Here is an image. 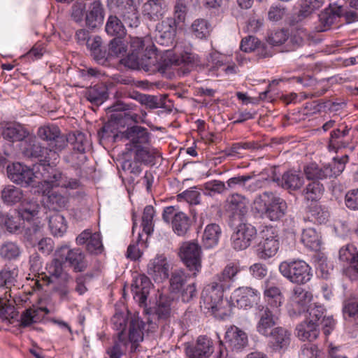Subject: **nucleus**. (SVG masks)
I'll return each mask as SVG.
<instances>
[{
    "label": "nucleus",
    "mask_w": 358,
    "mask_h": 358,
    "mask_svg": "<svg viewBox=\"0 0 358 358\" xmlns=\"http://www.w3.org/2000/svg\"><path fill=\"white\" fill-rule=\"evenodd\" d=\"M17 184L31 186L34 194H42L43 203L45 208L52 211H59L66 207L68 199L62 195L55 186L57 180H16Z\"/></svg>",
    "instance_id": "obj_1"
},
{
    "label": "nucleus",
    "mask_w": 358,
    "mask_h": 358,
    "mask_svg": "<svg viewBox=\"0 0 358 358\" xmlns=\"http://www.w3.org/2000/svg\"><path fill=\"white\" fill-rule=\"evenodd\" d=\"M8 177L10 179H59L62 173L45 164L39 163L29 167L20 162H13L6 166Z\"/></svg>",
    "instance_id": "obj_2"
},
{
    "label": "nucleus",
    "mask_w": 358,
    "mask_h": 358,
    "mask_svg": "<svg viewBox=\"0 0 358 358\" xmlns=\"http://www.w3.org/2000/svg\"><path fill=\"white\" fill-rule=\"evenodd\" d=\"M255 204L258 210L271 221L283 217L287 209L286 201L272 192H265L256 198Z\"/></svg>",
    "instance_id": "obj_3"
},
{
    "label": "nucleus",
    "mask_w": 358,
    "mask_h": 358,
    "mask_svg": "<svg viewBox=\"0 0 358 358\" xmlns=\"http://www.w3.org/2000/svg\"><path fill=\"white\" fill-rule=\"evenodd\" d=\"M134 110L132 104L125 103L121 101H117L115 103L107 108L108 113L120 112V113H114L110 115V121L105 124L99 130L98 134L101 138H109L113 134L111 126L113 123L122 124L127 121L138 122V115L132 113L131 110Z\"/></svg>",
    "instance_id": "obj_4"
},
{
    "label": "nucleus",
    "mask_w": 358,
    "mask_h": 358,
    "mask_svg": "<svg viewBox=\"0 0 358 358\" xmlns=\"http://www.w3.org/2000/svg\"><path fill=\"white\" fill-rule=\"evenodd\" d=\"M222 283L213 278L212 280L206 285L201 296V306L205 309L210 310L213 314L221 310L223 303L224 292L228 290Z\"/></svg>",
    "instance_id": "obj_5"
},
{
    "label": "nucleus",
    "mask_w": 358,
    "mask_h": 358,
    "mask_svg": "<svg viewBox=\"0 0 358 358\" xmlns=\"http://www.w3.org/2000/svg\"><path fill=\"white\" fill-rule=\"evenodd\" d=\"M279 271L290 282L298 285L308 282L312 277L310 267L303 260L282 262Z\"/></svg>",
    "instance_id": "obj_6"
},
{
    "label": "nucleus",
    "mask_w": 358,
    "mask_h": 358,
    "mask_svg": "<svg viewBox=\"0 0 358 358\" xmlns=\"http://www.w3.org/2000/svg\"><path fill=\"white\" fill-rule=\"evenodd\" d=\"M159 157L160 154L157 150L141 146L136 148L135 161L125 160L122 162L121 166L124 172L131 174L130 178L133 179L135 177H138L143 171L139 162L144 164L154 165L156 158Z\"/></svg>",
    "instance_id": "obj_7"
},
{
    "label": "nucleus",
    "mask_w": 358,
    "mask_h": 358,
    "mask_svg": "<svg viewBox=\"0 0 358 358\" xmlns=\"http://www.w3.org/2000/svg\"><path fill=\"white\" fill-rule=\"evenodd\" d=\"M262 240L257 245L256 255L261 259L273 257L279 248L278 234L272 227H266L260 232Z\"/></svg>",
    "instance_id": "obj_8"
},
{
    "label": "nucleus",
    "mask_w": 358,
    "mask_h": 358,
    "mask_svg": "<svg viewBox=\"0 0 358 358\" xmlns=\"http://www.w3.org/2000/svg\"><path fill=\"white\" fill-rule=\"evenodd\" d=\"M55 256L68 263L76 273L85 271L88 266L85 255L80 248L71 249L68 245H62L56 250Z\"/></svg>",
    "instance_id": "obj_9"
},
{
    "label": "nucleus",
    "mask_w": 358,
    "mask_h": 358,
    "mask_svg": "<svg viewBox=\"0 0 358 358\" xmlns=\"http://www.w3.org/2000/svg\"><path fill=\"white\" fill-rule=\"evenodd\" d=\"M114 324L119 321L120 327L117 330L120 331L123 329H125L126 320L124 317L120 315H115L112 319ZM143 328V323L139 319H132L129 322V332L127 334L124 332L127 345L130 343V351L135 352L140 342L143 339V334L142 329Z\"/></svg>",
    "instance_id": "obj_10"
},
{
    "label": "nucleus",
    "mask_w": 358,
    "mask_h": 358,
    "mask_svg": "<svg viewBox=\"0 0 358 358\" xmlns=\"http://www.w3.org/2000/svg\"><path fill=\"white\" fill-rule=\"evenodd\" d=\"M180 257L190 271L195 275L201 268V248L195 242H185L180 247Z\"/></svg>",
    "instance_id": "obj_11"
},
{
    "label": "nucleus",
    "mask_w": 358,
    "mask_h": 358,
    "mask_svg": "<svg viewBox=\"0 0 358 358\" xmlns=\"http://www.w3.org/2000/svg\"><path fill=\"white\" fill-rule=\"evenodd\" d=\"M255 310V316L258 319L257 331L261 335L266 336L278 323L279 309L260 304L257 306Z\"/></svg>",
    "instance_id": "obj_12"
},
{
    "label": "nucleus",
    "mask_w": 358,
    "mask_h": 358,
    "mask_svg": "<svg viewBox=\"0 0 358 358\" xmlns=\"http://www.w3.org/2000/svg\"><path fill=\"white\" fill-rule=\"evenodd\" d=\"M256 228L250 223H240L231 235V245L236 250L248 248L257 237Z\"/></svg>",
    "instance_id": "obj_13"
},
{
    "label": "nucleus",
    "mask_w": 358,
    "mask_h": 358,
    "mask_svg": "<svg viewBox=\"0 0 358 358\" xmlns=\"http://www.w3.org/2000/svg\"><path fill=\"white\" fill-rule=\"evenodd\" d=\"M162 218L166 222L171 219L173 230L178 236H185L191 225L189 217L181 211L176 212L175 206H172L164 209Z\"/></svg>",
    "instance_id": "obj_14"
},
{
    "label": "nucleus",
    "mask_w": 358,
    "mask_h": 358,
    "mask_svg": "<svg viewBox=\"0 0 358 358\" xmlns=\"http://www.w3.org/2000/svg\"><path fill=\"white\" fill-rule=\"evenodd\" d=\"M176 29V19L172 17H167L158 22L155 27V38L156 42L162 46H173Z\"/></svg>",
    "instance_id": "obj_15"
},
{
    "label": "nucleus",
    "mask_w": 358,
    "mask_h": 358,
    "mask_svg": "<svg viewBox=\"0 0 358 358\" xmlns=\"http://www.w3.org/2000/svg\"><path fill=\"white\" fill-rule=\"evenodd\" d=\"M312 294L301 287L293 288L289 298L288 312L289 315H299L303 313L312 300Z\"/></svg>",
    "instance_id": "obj_16"
},
{
    "label": "nucleus",
    "mask_w": 358,
    "mask_h": 358,
    "mask_svg": "<svg viewBox=\"0 0 358 358\" xmlns=\"http://www.w3.org/2000/svg\"><path fill=\"white\" fill-rule=\"evenodd\" d=\"M38 136L48 144L55 147L57 150L63 149L67 144L66 136L62 134L58 126L55 124H47L38 128Z\"/></svg>",
    "instance_id": "obj_17"
},
{
    "label": "nucleus",
    "mask_w": 358,
    "mask_h": 358,
    "mask_svg": "<svg viewBox=\"0 0 358 358\" xmlns=\"http://www.w3.org/2000/svg\"><path fill=\"white\" fill-rule=\"evenodd\" d=\"M20 150L24 157L28 159H39L45 157L44 162H49L50 157L45 156L48 149L41 145L35 136L29 134L27 137L20 143Z\"/></svg>",
    "instance_id": "obj_18"
},
{
    "label": "nucleus",
    "mask_w": 358,
    "mask_h": 358,
    "mask_svg": "<svg viewBox=\"0 0 358 358\" xmlns=\"http://www.w3.org/2000/svg\"><path fill=\"white\" fill-rule=\"evenodd\" d=\"M308 320L317 325L318 329H322L324 334L328 336L334 327V320L331 316H327L325 308L318 304H314L308 309Z\"/></svg>",
    "instance_id": "obj_19"
},
{
    "label": "nucleus",
    "mask_w": 358,
    "mask_h": 358,
    "mask_svg": "<svg viewBox=\"0 0 358 358\" xmlns=\"http://www.w3.org/2000/svg\"><path fill=\"white\" fill-rule=\"evenodd\" d=\"M259 293L250 287H241L236 289L231 295V301L241 308H250L257 303Z\"/></svg>",
    "instance_id": "obj_20"
},
{
    "label": "nucleus",
    "mask_w": 358,
    "mask_h": 358,
    "mask_svg": "<svg viewBox=\"0 0 358 358\" xmlns=\"http://www.w3.org/2000/svg\"><path fill=\"white\" fill-rule=\"evenodd\" d=\"M169 265L163 255H157L147 266V273L156 282H162L169 278Z\"/></svg>",
    "instance_id": "obj_21"
},
{
    "label": "nucleus",
    "mask_w": 358,
    "mask_h": 358,
    "mask_svg": "<svg viewBox=\"0 0 358 358\" xmlns=\"http://www.w3.org/2000/svg\"><path fill=\"white\" fill-rule=\"evenodd\" d=\"M265 337L269 338L268 345L273 351L287 349L291 341V332L282 327H273Z\"/></svg>",
    "instance_id": "obj_22"
},
{
    "label": "nucleus",
    "mask_w": 358,
    "mask_h": 358,
    "mask_svg": "<svg viewBox=\"0 0 358 358\" xmlns=\"http://www.w3.org/2000/svg\"><path fill=\"white\" fill-rule=\"evenodd\" d=\"M115 137H120L121 139L129 140L131 143L136 147H141V145L146 144L149 142L150 134L145 127L134 125L128 127L125 131L117 134Z\"/></svg>",
    "instance_id": "obj_23"
},
{
    "label": "nucleus",
    "mask_w": 358,
    "mask_h": 358,
    "mask_svg": "<svg viewBox=\"0 0 358 358\" xmlns=\"http://www.w3.org/2000/svg\"><path fill=\"white\" fill-rule=\"evenodd\" d=\"M213 352V342L206 336H199L195 344L186 348L189 358H208Z\"/></svg>",
    "instance_id": "obj_24"
},
{
    "label": "nucleus",
    "mask_w": 358,
    "mask_h": 358,
    "mask_svg": "<svg viewBox=\"0 0 358 358\" xmlns=\"http://www.w3.org/2000/svg\"><path fill=\"white\" fill-rule=\"evenodd\" d=\"M194 61L195 56L193 54L189 52H185L180 56H170L168 60L164 59L162 69L166 70L169 64L171 66L173 65L176 66H181L178 69V74L180 76H185L191 71Z\"/></svg>",
    "instance_id": "obj_25"
},
{
    "label": "nucleus",
    "mask_w": 358,
    "mask_h": 358,
    "mask_svg": "<svg viewBox=\"0 0 358 358\" xmlns=\"http://www.w3.org/2000/svg\"><path fill=\"white\" fill-rule=\"evenodd\" d=\"M76 243L78 245L86 244L87 250L92 254H101L103 250L101 234L97 232L92 234L88 229L83 231L76 238Z\"/></svg>",
    "instance_id": "obj_26"
},
{
    "label": "nucleus",
    "mask_w": 358,
    "mask_h": 358,
    "mask_svg": "<svg viewBox=\"0 0 358 358\" xmlns=\"http://www.w3.org/2000/svg\"><path fill=\"white\" fill-rule=\"evenodd\" d=\"M117 14L122 18L124 23L130 27H137L140 20L136 6L131 2L117 0Z\"/></svg>",
    "instance_id": "obj_27"
},
{
    "label": "nucleus",
    "mask_w": 358,
    "mask_h": 358,
    "mask_svg": "<svg viewBox=\"0 0 358 358\" xmlns=\"http://www.w3.org/2000/svg\"><path fill=\"white\" fill-rule=\"evenodd\" d=\"M225 342L232 350H239L248 344L247 334L235 326L229 327L224 336Z\"/></svg>",
    "instance_id": "obj_28"
},
{
    "label": "nucleus",
    "mask_w": 358,
    "mask_h": 358,
    "mask_svg": "<svg viewBox=\"0 0 358 358\" xmlns=\"http://www.w3.org/2000/svg\"><path fill=\"white\" fill-rule=\"evenodd\" d=\"M264 297L270 308L279 309L282 304L283 295L280 288L268 280L264 282Z\"/></svg>",
    "instance_id": "obj_29"
},
{
    "label": "nucleus",
    "mask_w": 358,
    "mask_h": 358,
    "mask_svg": "<svg viewBox=\"0 0 358 358\" xmlns=\"http://www.w3.org/2000/svg\"><path fill=\"white\" fill-rule=\"evenodd\" d=\"M151 286L150 278L145 274H139L135 278L132 283V290L139 303L143 304L145 302Z\"/></svg>",
    "instance_id": "obj_30"
},
{
    "label": "nucleus",
    "mask_w": 358,
    "mask_h": 358,
    "mask_svg": "<svg viewBox=\"0 0 358 358\" xmlns=\"http://www.w3.org/2000/svg\"><path fill=\"white\" fill-rule=\"evenodd\" d=\"M56 257L47 266V271L50 275V282H57V281L70 282L71 276L63 269L62 264L65 263L64 260Z\"/></svg>",
    "instance_id": "obj_31"
},
{
    "label": "nucleus",
    "mask_w": 358,
    "mask_h": 358,
    "mask_svg": "<svg viewBox=\"0 0 358 358\" xmlns=\"http://www.w3.org/2000/svg\"><path fill=\"white\" fill-rule=\"evenodd\" d=\"M241 270V266L238 263L230 262L225 266L220 273L216 274L213 278L222 283L224 287L229 289L231 283L236 280V277Z\"/></svg>",
    "instance_id": "obj_32"
},
{
    "label": "nucleus",
    "mask_w": 358,
    "mask_h": 358,
    "mask_svg": "<svg viewBox=\"0 0 358 358\" xmlns=\"http://www.w3.org/2000/svg\"><path fill=\"white\" fill-rule=\"evenodd\" d=\"M131 52L137 55H145L148 59H155V49L149 38H134L131 41Z\"/></svg>",
    "instance_id": "obj_33"
},
{
    "label": "nucleus",
    "mask_w": 358,
    "mask_h": 358,
    "mask_svg": "<svg viewBox=\"0 0 358 358\" xmlns=\"http://www.w3.org/2000/svg\"><path fill=\"white\" fill-rule=\"evenodd\" d=\"M86 26L91 29H94L101 24L103 20V8L99 1H94L89 10H86L85 14Z\"/></svg>",
    "instance_id": "obj_34"
},
{
    "label": "nucleus",
    "mask_w": 358,
    "mask_h": 358,
    "mask_svg": "<svg viewBox=\"0 0 358 358\" xmlns=\"http://www.w3.org/2000/svg\"><path fill=\"white\" fill-rule=\"evenodd\" d=\"M146 57L145 55H137L131 52L122 59V63L129 69H140L142 68L148 71L154 65L156 60L148 59Z\"/></svg>",
    "instance_id": "obj_35"
},
{
    "label": "nucleus",
    "mask_w": 358,
    "mask_h": 358,
    "mask_svg": "<svg viewBox=\"0 0 358 358\" xmlns=\"http://www.w3.org/2000/svg\"><path fill=\"white\" fill-rule=\"evenodd\" d=\"M166 10L164 0H148L143 6V12L148 19L156 20L162 17Z\"/></svg>",
    "instance_id": "obj_36"
},
{
    "label": "nucleus",
    "mask_w": 358,
    "mask_h": 358,
    "mask_svg": "<svg viewBox=\"0 0 358 358\" xmlns=\"http://www.w3.org/2000/svg\"><path fill=\"white\" fill-rule=\"evenodd\" d=\"M342 8H332L329 7L321 12L319 15L320 25L318 31H325L334 23L335 20L342 15Z\"/></svg>",
    "instance_id": "obj_37"
},
{
    "label": "nucleus",
    "mask_w": 358,
    "mask_h": 358,
    "mask_svg": "<svg viewBox=\"0 0 358 358\" xmlns=\"http://www.w3.org/2000/svg\"><path fill=\"white\" fill-rule=\"evenodd\" d=\"M320 329L317 325L309 320L299 324L296 327V336L303 341H315L319 335Z\"/></svg>",
    "instance_id": "obj_38"
},
{
    "label": "nucleus",
    "mask_w": 358,
    "mask_h": 358,
    "mask_svg": "<svg viewBox=\"0 0 358 358\" xmlns=\"http://www.w3.org/2000/svg\"><path fill=\"white\" fill-rule=\"evenodd\" d=\"M85 96L92 104L101 105L108 99L107 87L103 83L96 84L87 90Z\"/></svg>",
    "instance_id": "obj_39"
},
{
    "label": "nucleus",
    "mask_w": 358,
    "mask_h": 358,
    "mask_svg": "<svg viewBox=\"0 0 358 358\" xmlns=\"http://www.w3.org/2000/svg\"><path fill=\"white\" fill-rule=\"evenodd\" d=\"M87 46L91 52V55L99 64H104L106 62V49L102 45V39L96 36L89 38Z\"/></svg>",
    "instance_id": "obj_40"
},
{
    "label": "nucleus",
    "mask_w": 358,
    "mask_h": 358,
    "mask_svg": "<svg viewBox=\"0 0 358 358\" xmlns=\"http://www.w3.org/2000/svg\"><path fill=\"white\" fill-rule=\"evenodd\" d=\"M105 31L108 36L114 38H124L127 35L123 22L115 15L108 16L105 25Z\"/></svg>",
    "instance_id": "obj_41"
},
{
    "label": "nucleus",
    "mask_w": 358,
    "mask_h": 358,
    "mask_svg": "<svg viewBox=\"0 0 358 358\" xmlns=\"http://www.w3.org/2000/svg\"><path fill=\"white\" fill-rule=\"evenodd\" d=\"M350 129L346 125H342L340 128L333 130L330 134L329 148L337 150L341 147H345L348 144L346 138L349 134Z\"/></svg>",
    "instance_id": "obj_42"
},
{
    "label": "nucleus",
    "mask_w": 358,
    "mask_h": 358,
    "mask_svg": "<svg viewBox=\"0 0 358 358\" xmlns=\"http://www.w3.org/2000/svg\"><path fill=\"white\" fill-rule=\"evenodd\" d=\"M222 231L217 224H210L206 226L202 236V243L206 248H211L217 245Z\"/></svg>",
    "instance_id": "obj_43"
},
{
    "label": "nucleus",
    "mask_w": 358,
    "mask_h": 358,
    "mask_svg": "<svg viewBox=\"0 0 358 358\" xmlns=\"http://www.w3.org/2000/svg\"><path fill=\"white\" fill-rule=\"evenodd\" d=\"M227 210L234 215L242 217L248 212L245 199L238 194H233L228 199Z\"/></svg>",
    "instance_id": "obj_44"
},
{
    "label": "nucleus",
    "mask_w": 358,
    "mask_h": 358,
    "mask_svg": "<svg viewBox=\"0 0 358 358\" xmlns=\"http://www.w3.org/2000/svg\"><path fill=\"white\" fill-rule=\"evenodd\" d=\"M48 225L52 234L55 236H62L66 231L67 225L64 217L58 213L47 216Z\"/></svg>",
    "instance_id": "obj_45"
},
{
    "label": "nucleus",
    "mask_w": 358,
    "mask_h": 358,
    "mask_svg": "<svg viewBox=\"0 0 358 358\" xmlns=\"http://www.w3.org/2000/svg\"><path fill=\"white\" fill-rule=\"evenodd\" d=\"M123 38H114L108 43V50H106V62L111 57H123L127 51V45L122 40Z\"/></svg>",
    "instance_id": "obj_46"
},
{
    "label": "nucleus",
    "mask_w": 358,
    "mask_h": 358,
    "mask_svg": "<svg viewBox=\"0 0 358 358\" xmlns=\"http://www.w3.org/2000/svg\"><path fill=\"white\" fill-rule=\"evenodd\" d=\"M308 218L315 222L322 224L328 220V210L316 202H312L308 208Z\"/></svg>",
    "instance_id": "obj_47"
},
{
    "label": "nucleus",
    "mask_w": 358,
    "mask_h": 358,
    "mask_svg": "<svg viewBox=\"0 0 358 358\" xmlns=\"http://www.w3.org/2000/svg\"><path fill=\"white\" fill-rule=\"evenodd\" d=\"M171 303L172 299L170 296L164 294L159 296L155 307V314L159 319L165 320L170 316Z\"/></svg>",
    "instance_id": "obj_48"
},
{
    "label": "nucleus",
    "mask_w": 358,
    "mask_h": 358,
    "mask_svg": "<svg viewBox=\"0 0 358 358\" xmlns=\"http://www.w3.org/2000/svg\"><path fill=\"white\" fill-rule=\"evenodd\" d=\"M127 348V341L124 334V329L118 331L117 333V341H116L114 345L109 347L106 350V353L109 358H120L124 353Z\"/></svg>",
    "instance_id": "obj_49"
},
{
    "label": "nucleus",
    "mask_w": 358,
    "mask_h": 358,
    "mask_svg": "<svg viewBox=\"0 0 358 358\" xmlns=\"http://www.w3.org/2000/svg\"><path fill=\"white\" fill-rule=\"evenodd\" d=\"M29 134V131L21 125L8 127L2 131L3 138L11 142L20 141L22 143Z\"/></svg>",
    "instance_id": "obj_50"
},
{
    "label": "nucleus",
    "mask_w": 358,
    "mask_h": 358,
    "mask_svg": "<svg viewBox=\"0 0 358 358\" xmlns=\"http://www.w3.org/2000/svg\"><path fill=\"white\" fill-rule=\"evenodd\" d=\"M22 196V191L14 185H8L1 191V198L3 202L8 205L20 202Z\"/></svg>",
    "instance_id": "obj_51"
},
{
    "label": "nucleus",
    "mask_w": 358,
    "mask_h": 358,
    "mask_svg": "<svg viewBox=\"0 0 358 358\" xmlns=\"http://www.w3.org/2000/svg\"><path fill=\"white\" fill-rule=\"evenodd\" d=\"M331 170L329 168H320L317 164L312 163L304 168L306 179H326L330 176Z\"/></svg>",
    "instance_id": "obj_52"
},
{
    "label": "nucleus",
    "mask_w": 358,
    "mask_h": 358,
    "mask_svg": "<svg viewBox=\"0 0 358 358\" xmlns=\"http://www.w3.org/2000/svg\"><path fill=\"white\" fill-rule=\"evenodd\" d=\"M68 143L73 145V148L80 152L79 155H84L85 148L87 145V141L85 135L80 131H76L73 134H69L66 136Z\"/></svg>",
    "instance_id": "obj_53"
},
{
    "label": "nucleus",
    "mask_w": 358,
    "mask_h": 358,
    "mask_svg": "<svg viewBox=\"0 0 358 358\" xmlns=\"http://www.w3.org/2000/svg\"><path fill=\"white\" fill-rule=\"evenodd\" d=\"M17 276V270L15 268L5 266L0 271V287L10 288L14 285Z\"/></svg>",
    "instance_id": "obj_54"
},
{
    "label": "nucleus",
    "mask_w": 358,
    "mask_h": 358,
    "mask_svg": "<svg viewBox=\"0 0 358 358\" xmlns=\"http://www.w3.org/2000/svg\"><path fill=\"white\" fill-rule=\"evenodd\" d=\"M301 241L310 249H317L320 246V236L313 228L303 229L301 235Z\"/></svg>",
    "instance_id": "obj_55"
},
{
    "label": "nucleus",
    "mask_w": 358,
    "mask_h": 358,
    "mask_svg": "<svg viewBox=\"0 0 358 358\" xmlns=\"http://www.w3.org/2000/svg\"><path fill=\"white\" fill-rule=\"evenodd\" d=\"M20 253V247L13 242H6L0 247V256L6 260L15 259Z\"/></svg>",
    "instance_id": "obj_56"
},
{
    "label": "nucleus",
    "mask_w": 358,
    "mask_h": 358,
    "mask_svg": "<svg viewBox=\"0 0 358 358\" xmlns=\"http://www.w3.org/2000/svg\"><path fill=\"white\" fill-rule=\"evenodd\" d=\"M191 29L196 37L202 39L209 36L210 26L207 20L204 19H197L192 23Z\"/></svg>",
    "instance_id": "obj_57"
},
{
    "label": "nucleus",
    "mask_w": 358,
    "mask_h": 358,
    "mask_svg": "<svg viewBox=\"0 0 358 358\" xmlns=\"http://www.w3.org/2000/svg\"><path fill=\"white\" fill-rule=\"evenodd\" d=\"M76 158L79 160V163L73 166L76 171V176L78 178H88L90 174L94 171L93 167H90L86 163L87 157L85 155H78Z\"/></svg>",
    "instance_id": "obj_58"
},
{
    "label": "nucleus",
    "mask_w": 358,
    "mask_h": 358,
    "mask_svg": "<svg viewBox=\"0 0 358 358\" xmlns=\"http://www.w3.org/2000/svg\"><path fill=\"white\" fill-rule=\"evenodd\" d=\"M39 320L38 310L36 309L28 308L22 312L20 317L18 315V322L17 325L21 327H27L36 323Z\"/></svg>",
    "instance_id": "obj_59"
},
{
    "label": "nucleus",
    "mask_w": 358,
    "mask_h": 358,
    "mask_svg": "<svg viewBox=\"0 0 358 358\" xmlns=\"http://www.w3.org/2000/svg\"><path fill=\"white\" fill-rule=\"evenodd\" d=\"M324 0H303L299 17H306L315 10L319 9L324 3Z\"/></svg>",
    "instance_id": "obj_60"
},
{
    "label": "nucleus",
    "mask_w": 358,
    "mask_h": 358,
    "mask_svg": "<svg viewBox=\"0 0 358 358\" xmlns=\"http://www.w3.org/2000/svg\"><path fill=\"white\" fill-rule=\"evenodd\" d=\"M155 215V209L152 206H146L144 208L142 216V227L143 231L150 235L153 231V217Z\"/></svg>",
    "instance_id": "obj_61"
},
{
    "label": "nucleus",
    "mask_w": 358,
    "mask_h": 358,
    "mask_svg": "<svg viewBox=\"0 0 358 358\" xmlns=\"http://www.w3.org/2000/svg\"><path fill=\"white\" fill-rule=\"evenodd\" d=\"M323 191V185L319 180H312L311 182L307 185L304 190L306 198L312 201L319 199L322 194Z\"/></svg>",
    "instance_id": "obj_62"
},
{
    "label": "nucleus",
    "mask_w": 358,
    "mask_h": 358,
    "mask_svg": "<svg viewBox=\"0 0 358 358\" xmlns=\"http://www.w3.org/2000/svg\"><path fill=\"white\" fill-rule=\"evenodd\" d=\"M39 206L34 201L23 203L19 209V215L23 219L29 221L37 215Z\"/></svg>",
    "instance_id": "obj_63"
},
{
    "label": "nucleus",
    "mask_w": 358,
    "mask_h": 358,
    "mask_svg": "<svg viewBox=\"0 0 358 358\" xmlns=\"http://www.w3.org/2000/svg\"><path fill=\"white\" fill-rule=\"evenodd\" d=\"M0 321L14 324L18 322V311L13 306L0 305Z\"/></svg>",
    "instance_id": "obj_64"
}]
</instances>
